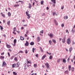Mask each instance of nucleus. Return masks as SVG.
I'll list each match as a JSON object with an SVG mask.
<instances>
[{
    "label": "nucleus",
    "mask_w": 75,
    "mask_h": 75,
    "mask_svg": "<svg viewBox=\"0 0 75 75\" xmlns=\"http://www.w3.org/2000/svg\"><path fill=\"white\" fill-rule=\"evenodd\" d=\"M41 4H43V3H44V1H41Z\"/></svg>",
    "instance_id": "58836bf2"
},
{
    "label": "nucleus",
    "mask_w": 75,
    "mask_h": 75,
    "mask_svg": "<svg viewBox=\"0 0 75 75\" xmlns=\"http://www.w3.org/2000/svg\"><path fill=\"white\" fill-rule=\"evenodd\" d=\"M57 62H60V59H58L57 61Z\"/></svg>",
    "instance_id": "3c124183"
},
{
    "label": "nucleus",
    "mask_w": 75,
    "mask_h": 75,
    "mask_svg": "<svg viewBox=\"0 0 75 75\" xmlns=\"http://www.w3.org/2000/svg\"><path fill=\"white\" fill-rule=\"evenodd\" d=\"M29 7H28L29 8H30V9H31V8L32 7V5H31L30 3H29Z\"/></svg>",
    "instance_id": "9b49d317"
},
{
    "label": "nucleus",
    "mask_w": 75,
    "mask_h": 75,
    "mask_svg": "<svg viewBox=\"0 0 75 75\" xmlns=\"http://www.w3.org/2000/svg\"><path fill=\"white\" fill-rule=\"evenodd\" d=\"M49 43L50 45H51V43H52V41L51 40L49 41Z\"/></svg>",
    "instance_id": "c9c22d12"
},
{
    "label": "nucleus",
    "mask_w": 75,
    "mask_h": 75,
    "mask_svg": "<svg viewBox=\"0 0 75 75\" xmlns=\"http://www.w3.org/2000/svg\"><path fill=\"white\" fill-rule=\"evenodd\" d=\"M23 26L24 27H27V24H25V25H23Z\"/></svg>",
    "instance_id": "4d7b16f0"
},
{
    "label": "nucleus",
    "mask_w": 75,
    "mask_h": 75,
    "mask_svg": "<svg viewBox=\"0 0 75 75\" xmlns=\"http://www.w3.org/2000/svg\"><path fill=\"white\" fill-rule=\"evenodd\" d=\"M1 30H3V27H2V26H1Z\"/></svg>",
    "instance_id": "a18cd8bd"
},
{
    "label": "nucleus",
    "mask_w": 75,
    "mask_h": 75,
    "mask_svg": "<svg viewBox=\"0 0 75 75\" xmlns=\"http://www.w3.org/2000/svg\"><path fill=\"white\" fill-rule=\"evenodd\" d=\"M28 33H29V31H28V30H27L26 32V34H28Z\"/></svg>",
    "instance_id": "de8ad7c7"
},
{
    "label": "nucleus",
    "mask_w": 75,
    "mask_h": 75,
    "mask_svg": "<svg viewBox=\"0 0 75 75\" xmlns=\"http://www.w3.org/2000/svg\"><path fill=\"white\" fill-rule=\"evenodd\" d=\"M40 33H42V34H43V33H44V30H42V31H40Z\"/></svg>",
    "instance_id": "e433bc0d"
},
{
    "label": "nucleus",
    "mask_w": 75,
    "mask_h": 75,
    "mask_svg": "<svg viewBox=\"0 0 75 75\" xmlns=\"http://www.w3.org/2000/svg\"><path fill=\"white\" fill-rule=\"evenodd\" d=\"M25 13L26 14V16H27L30 15V14H28V12L27 11Z\"/></svg>",
    "instance_id": "2f4dec72"
},
{
    "label": "nucleus",
    "mask_w": 75,
    "mask_h": 75,
    "mask_svg": "<svg viewBox=\"0 0 75 75\" xmlns=\"http://www.w3.org/2000/svg\"><path fill=\"white\" fill-rule=\"evenodd\" d=\"M20 62H17V63H16V64L18 65H20Z\"/></svg>",
    "instance_id": "f704fd0d"
},
{
    "label": "nucleus",
    "mask_w": 75,
    "mask_h": 75,
    "mask_svg": "<svg viewBox=\"0 0 75 75\" xmlns=\"http://www.w3.org/2000/svg\"><path fill=\"white\" fill-rule=\"evenodd\" d=\"M25 54H27L28 53V51L27 50H25Z\"/></svg>",
    "instance_id": "79ce46f5"
},
{
    "label": "nucleus",
    "mask_w": 75,
    "mask_h": 75,
    "mask_svg": "<svg viewBox=\"0 0 75 75\" xmlns=\"http://www.w3.org/2000/svg\"><path fill=\"white\" fill-rule=\"evenodd\" d=\"M13 75H16L17 74V73H16V72L15 71H13Z\"/></svg>",
    "instance_id": "a878e982"
},
{
    "label": "nucleus",
    "mask_w": 75,
    "mask_h": 75,
    "mask_svg": "<svg viewBox=\"0 0 75 75\" xmlns=\"http://www.w3.org/2000/svg\"><path fill=\"white\" fill-rule=\"evenodd\" d=\"M16 32H17V33H20V32L19 31H18V30H16Z\"/></svg>",
    "instance_id": "680f3d73"
},
{
    "label": "nucleus",
    "mask_w": 75,
    "mask_h": 75,
    "mask_svg": "<svg viewBox=\"0 0 75 75\" xmlns=\"http://www.w3.org/2000/svg\"><path fill=\"white\" fill-rule=\"evenodd\" d=\"M15 65L16 66V64H14L12 65V68H14L15 67Z\"/></svg>",
    "instance_id": "393cba45"
},
{
    "label": "nucleus",
    "mask_w": 75,
    "mask_h": 75,
    "mask_svg": "<svg viewBox=\"0 0 75 75\" xmlns=\"http://www.w3.org/2000/svg\"><path fill=\"white\" fill-rule=\"evenodd\" d=\"M63 62L64 63H66V60H65V59H63Z\"/></svg>",
    "instance_id": "5701e85b"
},
{
    "label": "nucleus",
    "mask_w": 75,
    "mask_h": 75,
    "mask_svg": "<svg viewBox=\"0 0 75 75\" xmlns=\"http://www.w3.org/2000/svg\"><path fill=\"white\" fill-rule=\"evenodd\" d=\"M26 66H27V65H25V66H24V69L26 70L27 69V67H26Z\"/></svg>",
    "instance_id": "37998d69"
},
{
    "label": "nucleus",
    "mask_w": 75,
    "mask_h": 75,
    "mask_svg": "<svg viewBox=\"0 0 75 75\" xmlns=\"http://www.w3.org/2000/svg\"><path fill=\"white\" fill-rule=\"evenodd\" d=\"M54 22L57 25H58V22H57V20H56V19L54 20Z\"/></svg>",
    "instance_id": "0eeeda50"
},
{
    "label": "nucleus",
    "mask_w": 75,
    "mask_h": 75,
    "mask_svg": "<svg viewBox=\"0 0 75 75\" xmlns=\"http://www.w3.org/2000/svg\"><path fill=\"white\" fill-rule=\"evenodd\" d=\"M53 13V16H55V15H56V16H57V13H56V12H53L52 13Z\"/></svg>",
    "instance_id": "aec40b11"
},
{
    "label": "nucleus",
    "mask_w": 75,
    "mask_h": 75,
    "mask_svg": "<svg viewBox=\"0 0 75 75\" xmlns=\"http://www.w3.org/2000/svg\"><path fill=\"white\" fill-rule=\"evenodd\" d=\"M74 67H72V68L71 69V71L73 72H74Z\"/></svg>",
    "instance_id": "a19ab883"
},
{
    "label": "nucleus",
    "mask_w": 75,
    "mask_h": 75,
    "mask_svg": "<svg viewBox=\"0 0 75 75\" xmlns=\"http://www.w3.org/2000/svg\"><path fill=\"white\" fill-rule=\"evenodd\" d=\"M30 44L31 45H33L34 44V42H30Z\"/></svg>",
    "instance_id": "a211bd4d"
},
{
    "label": "nucleus",
    "mask_w": 75,
    "mask_h": 75,
    "mask_svg": "<svg viewBox=\"0 0 75 75\" xmlns=\"http://www.w3.org/2000/svg\"><path fill=\"white\" fill-rule=\"evenodd\" d=\"M71 32H72V33H74V30L72 29L71 30Z\"/></svg>",
    "instance_id": "774afa93"
},
{
    "label": "nucleus",
    "mask_w": 75,
    "mask_h": 75,
    "mask_svg": "<svg viewBox=\"0 0 75 75\" xmlns=\"http://www.w3.org/2000/svg\"><path fill=\"white\" fill-rule=\"evenodd\" d=\"M10 21H7V24L8 25H10Z\"/></svg>",
    "instance_id": "4be33fe9"
},
{
    "label": "nucleus",
    "mask_w": 75,
    "mask_h": 75,
    "mask_svg": "<svg viewBox=\"0 0 75 75\" xmlns=\"http://www.w3.org/2000/svg\"><path fill=\"white\" fill-rule=\"evenodd\" d=\"M6 47L8 48H11V46L8 45L7 43H6Z\"/></svg>",
    "instance_id": "423d86ee"
},
{
    "label": "nucleus",
    "mask_w": 75,
    "mask_h": 75,
    "mask_svg": "<svg viewBox=\"0 0 75 75\" xmlns=\"http://www.w3.org/2000/svg\"><path fill=\"white\" fill-rule=\"evenodd\" d=\"M8 56H9V57H10V53H9V52L8 53Z\"/></svg>",
    "instance_id": "6e6d98bb"
},
{
    "label": "nucleus",
    "mask_w": 75,
    "mask_h": 75,
    "mask_svg": "<svg viewBox=\"0 0 75 75\" xmlns=\"http://www.w3.org/2000/svg\"><path fill=\"white\" fill-rule=\"evenodd\" d=\"M35 57H38V54H36L35 55Z\"/></svg>",
    "instance_id": "603ef678"
},
{
    "label": "nucleus",
    "mask_w": 75,
    "mask_h": 75,
    "mask_svg": "<svg viewBox=\"0 0 75 75\" xmlns=\"http://www.w3.org/2000/svg\"><path fill=\"white\" fill-rule=\"evenodd\" d=\"M17 42V40H16V39H15L14 40V41H13V42L14 43H15L16 44V42Z\"/></svg>",
    "instance_id": "c85d7f7f"
},
{
    "label": "nucleus",
    "mask_w": 75,
    "mask_h": 75,
    "mask_svg": "<svg viewBox=\"0 0 75 75\" xmlns=\"http://www.w3.org/2000/svg\"><path fill=\"white\" fill-rule=\"evenodd\" d=\"M13 34H15V35H16V33L15 32H13Z\"/></svg>",
    "instance_id": "0e129e2a"
},
{
    "label": "nucleus",
    "mask_w": 75,
    "mask_h": 75,
    "mask_svg": "<svg viewBox=\"0 0 75 75\" xmlns=\"http://www.w3.org/2000/svg\"><path fill=\"white\" fill-rule=\"evenodd\" d=\"M72 50H73V49L71 47L69 48V51L70 52V53L71 52V51H72Z\"/></svg>",
    "instance_id": "1a4fd4ad"
},
{
    "label": "nucleus",
    "mask_w": 75,
    "mask_h": 75,
    "mask_svg": "<svg viewBox=\"0 0 75 75\" xmlns=\"http://www.w3.org/2000/svg\"><path fill=\"white\" fill-rule=\"evenodd\" d=\"M13 34H15V35H16V33L15 32H13Z\"/></svg>",
    "instance_id": "e2e57ef3"
},
{
    "label": "nucleus",
    "mask_w": 75,
    "mask_h": 75,
    "mask_svg": "<svg viewBox=\"0 0 75 75\" xmlns=\"http://www.w3.org/2000/svg\"><path fill=\"white\" fill-rule=\"evenodd\" d=\"M34 51H35V49L33 48V53L34 52Z\"/></svg>",
    "instance_id": "c03bdc74"
},
{
    "label": "nucleus",
    "mask_w": 75,
    "mask_h": 75,
    "mask_svg": "<svg viewBox=\"0 0 75 75\" xmlns=\"http://www.w3.org/2000/svg\"><path fill=\"white\" fill-rule=\"evenodd\" d=\"M2 17H5V15L4 14L2 15Z\"/></svg>",
    "instance_id": "5fc2aeb1"
},
{
    "label": "nucleus",
    "mask_w": 75,
    "mask_h": 75,
    "mask_svg": "<svg viewBox=\"0 0 75 75\" xmlns=\"http://www.w3.org/2000/svg\"><path fill=\"white\" fill-rule=\"evenodd\" d=\"M64 8V6H63L62 7L61 9H62V10H63Z\"/></svg>",
    "instance_id": "8fccbe9b"
},
{
    "label": "nucleus",
    "mask_w": 75,
    "mask_h": 75,
    "mask_svg": "<svg viewBox=\"0 0 75 75\" xmlns=\"http://www.w3.org/2000/svg\"><path fill=\"white\" fill-rule=\"evenodd\" d=\"M14 60L16 61H17V57H15L14 59Z\"/></svg>",
    "instance_id": "4c0bfd02"
},
{
    "label": "nucleus",
    "mask_w": 75,
    "mask_h": 75,
    "mask_svg": "<svg viewBox=\"0 0 75 75\" xmlns=\"http://www.w3.org/2000/svg\"><path fill=\"white\" fill-rule=\"evenodd\" d=\"M16 27H14V28L13 29V31L14 32H15V31H16Z\"/></svg>",
    "instance_id": "72a5a7b5"
},
{
    "label": "nucleus",
    "mask_w": 75,
    "mask_h": 75,
    "mask_svg": "<svg viewBox=\"0 0 75 75\" xmlns=\"http://www.w3.org/2000/svg\"><path fill=\"white\" fill-rule=\"evenodd\" d=\"M4 56H0V59H4Z\"/></svg>",
    "instance_id": "6ab92c4d"
},
{
    "label": "nucleus",
    "mask_w": 75,
    "mask_h": 75,
    "mask_svg": "<svg viewBox=\"0 0 75 75\" xmlns=\"http://www.w3.org/2000/svg\"><path fill=\"white\" fill-rule=\"evenodd\" d=\"M61 26L62 27H64V23L62 24L61 25Z\"/></svg>",
    "instance_id": "49530a36"
},
{
    "label": "nucleus",
    "mask_w": 75,
    "mask_h": 75,
    "mask_svg": "<svg viewBox=\"0 0 75 75\" xmlns=\"http://www.w3.org/2000/svg\"><path fill=\"white\" fill-rule=\"evenodd\" d=\"M48 36L50 37H54V35H53V34L52 33H50V34L48 33Z\"/></svg>",
    "instance_id": "20e7f679"
},
{
    "label": "nucleus",
    "mask_w": 75,
    "mask_h": 75,
    "mask_svg": "<svg viewBox=\"0 0 75 75\" xmlns=\"http://www.w3.org/2000/svg\"><path fill=\"white\" fill-rule=\"evenodd\" d=\"M20 40H24V38L22 36H20Z\"/></svg>",
    "instance_id": "2eb2a0df"
},
{
    "label": "nucleus",
    "mask_w": 75,
    "mask_h": 75,
    "mask_svg": "<svg viewBox=\"0 0 75 75\" xmlns=\"http://www.w3.org/2000/svg\"><path fill=\"white\" fill-rule=\"evenodd\" d=\"M34 67L35 68L36 67H37V65L36 64H34Z\"/></svg>",
    "instance_id": "ea45409f"
},
{
    "label": "nucleus",
    "mask_w": 75,
    "mask_h": 75,
    "mask_svg": "<svg viewBox=\"0 0 75 75\" xmlns=\"http://www.w3.org/2000/svg\"><path fill=\"white\" fill-rule=\"evenodd\" d=\"M52 41L54 43V44H56V43H57L56 40H55V39H52Z\"/></svg>",
    "instance_id": "412c9836"
},
{
    "label": "nucleus",
    "mask_w": 75,
    "mask_h": 75,
    "mask_svg": "<svg viewBox=\"0 0 75 75\" xmlns=\"http://www.w3.org/2000/svg\"><path fill=\"white\" fill-rule=\"evenodd\" d=\"M29 44V43H28V42L27 41H26V42L25 44V46H28Z\"/></svg>",
    "instance_id": "6e6552de"
},
{
    "label": "nucleus",
    "mask_w": 75,
    "mask_h": 75,
    "mask_svg": "<svg viewBox=\"0 0 75 75\" xmlns=\"http://www.w3.org/2000/svg\"><path fill=\"white\" fill-rule=\"evenodd\" d=\"M75 44V42H74V41H73V43L72 44V45H74Z\"/></svg>",
    "instance_id": "338daca9"
},
{
    "label": "nucleus",
    "mask_w": 75,
    "mask_h": 75,
    "mask_svg": "<svg viewBox=\"0 0 75 75\" xmlns=\"http://www.w3.org/2000/svg\"><path fill=\"white\" fill-rule=\"evenodd\" d=\"M45 65L46 66V68L47 69H50L48 63H46Z\"/></svg>",
    "instance_id": "f257e3e1"
},
{
    "label": "nucleus",
    "mask_w": 75,
    "mask_h": 75,
    "mask_svg": "<svg viewBox=\"0 0 75 75\" xmlns=\"http://www.w3.org/2000/svg\"><path fill=\"white\" fill-rule=\"evenodd\" d=\"M46 57V55H43L42 57V59H44V58H45Z\"/></svg>",
    "instance_id": "f3484780"
},
{
    "label": "nucleus",
    "mask_w": 75,
    "mask_h": 75,
    "mask_svg": "<svg viewBox=\"0 0 75 75\" xmlns=\"http://www.w3.org/2000/svg\"><path fill=\"white\" fill-rule=\"evenodd\" d=\"M28 18H30V15H29L28 16Z\"/></svg>",
    "instance_id": "864d4df0"
},
{
    "label": "nucleus",
    "mask_w": 75,
    "mask_h": 75,
    "mask_svg": "<svg viewBox=\"0 0 75 75\" xmlns=\"http://www.w3.org/2000/svg\"><path fill=\"white\" fill-rule=\"evenodd\" d=\"M69 71H71V66L69 65Z\"/></svg>",
    "instance_id": "b1692460"
},
{
    "label": "nucleus",
    "mask_w": 75,
    "mask_h": 75,
    "mask_svg": "<svg viewBox=\"0 0 75 75\" xmlns=\"http://www.w3.org/2000/svg\"><path fill=\"white\" fill-rule=\"evenodd\" d=\"M45 14L44 13H43L42 14V16H45Z\"/></svg>",
    "instance_id": "09e8293b"
},
{
    "label": "nucleus",
    "mask_w": 75,
    "mask_h": 75,
    "mask_svg": "<svg viewBox=\"0 0 75 75\" xmlns=\"http://www.w3.org/2000/svg\"><path fill=\"white\" fill-rule=\"evenodd\" d=\"M26 61L27 62V64H31V61H30H30H29L28 60H26Z\"/></svg>",
    "instance_id": "f8f14e48"
},
{
    "label": "nucleus",
    "mask_w": 75,
    "mask_h": 75,
    "mask_svg": "<svg viewBox=\"0 0 75 75\" xmlns=\"http://www.w3.org/2000/svg\"><path fill=\"white\" fill-rule=\"evenodd\" d=\"M19 4H17L14 5V6L16 7H19Z\"/></svg>",
    "instance_id": "bb28decb"
},
{
    "label": "nucleus",
    "mask_w": 75,
    "mask_h": 75,
    "mask_svg": "<svg viewBox=\"0 0 75 75\" xmlns=\"http://www.w3.org/2000/svg\"><path fill=\"white\" fill-rule=\"evenodd\" d=\"M67 42L68 44H71V39L69 38L67 40Z\"/></svg>",
    "instance_id": "f03ea898"
},
{
    "label": "nucleus",
    "mask_w": 75,
    "mask_h": 75,
    "mask_svg": "<svg viewBox=\"0 0 75 75\" xmlns=\"http://www.w3.org/2000/svg\"><path fill=\"white\" fill-rule=\"evenodd\" d=\"M69 73V71L68 70L66 71H64L65 74H68Z\"/></svg>",
    "instance_id": "4468645a"
},
{
    "label": "nucleus",
    "mask_w": 75,
    "mask_h": 75,
    "mask_svg": "<svg viewBox=\"0 0 75 75\" xmlns=\"http://www.w3.org/2000/svg\"><path fill=\"white\" fill-rule=\"evenodd\" d=\"M65 40H66V37H64V38H63V39L62 40V42L63 43H65Z\"/></svg>",
    "instance_id": "39448f33"
},
{
    "label": "nucleus",
    "mask_w": 75,
    "mask_h": 75,
    "mask_svg": "<svg viewBox=\"0 0 75 75\" xmlns=\"http://www.w3.org/2000/svg\"><path fill=\"white\" fill-rule=\"evenodd\" d=\"M46 9L47 10H49V8H48V7H47L46 8Z\"/></svg>",
    "instance_id": "13d9d810"
},
{
    "label": "nucleus",
    "mask_w": 75,
    "mask_h": 75,
    "mask_svg": "<svg viewBox=\"0 0 75 75\" xmlns=\"http://www.w3.org/2000/svg\"><path fill=\"white\" fill-rule=\"evenodd\" d=\"M74 60H75V56H74L73 58Z\"/></svg>",
    "instance_id": "bf43d9fd"
},
{
    "label": "nucleus",
    "mask_w": 75,
    "mask_h": 75,
    "mask_svg": "<svg viewBox=\"0 0 75 75\" xmlns=\"http://www.w3.org/2000/svg\"><path fill=\"white\" fill-rule=\"evenodd\" d=\"M14 56H12L10 58V59H11V60L12 59H13V58H14Z\"/></svg>",
    "instance_id": "c756f323"
},
{
    "label": "nucleus",
    "mask_w": 75,
    "mask_h": 75,
    "mask_svg": "<svg viewBox=\"0 0 75 75\" xmlns=\"http://www.w3.org/2000/svg\"><path fill=\"white\" fill-rule=\"evenodd\" d=\"M52 2L54 3V4L56 3V0H51Z\"/></svg>",
    "instance_id": "9d476101"
},
{
    "label": "nucleus",
    "mask_w": 75,
    "mask_h": 75,
    "mask_svg": "<svg viewBox=\"0 0 75 75\" xmlns=\"http://www.w3.org/2000/svg\"><path fill=\"white\" fill-rule=\"evenodd\" d=\"M6 62L5 61H3V62L2 67H4L5 66H6Z\"/></svg>",
    "instance_id": "7ed1b4c3"
},
{
    "label": "nucleus",
    "mask_w": 75,
    "mask_h": 75,
    "mask_svg": "<svg viewBox=\"0 0 75 75\" xmlns=\"http://www.w3.org/2000/svg\"><path fill=\"white\" fill-rule=\"evenodd\" d=\"M40 48L41 52H43V50L42 49L41 47H40Z\"/></svg>",
    "instance_id": "7c9ffc66"
},
{
    "label": "nucleus",
    "mask_w": 75,
    "mask_h": 75,
    "mask_svg": "<svg viewBox=\"0 0 75 75\" xmlns=\"http://www.w3.org/2000/svg\"><path fill=\"white\" fill-rule=\"evenodd\" d=\"M8 17H10V16H11V13H10V12H8Z\"/></svg>",
    "instance_id": "ddd939ff"
},
{
    "label": "nucleus",
    "mask_w": 75,
    "mask_h": 75,
    "mask_svg": "<svg viewBox=\"0 0 75 75\" xmlns=\"http://www.w3.org/2000/svg\"><path fill=\"white\" fill-rule=\"evenodd\" d=\"M13 34H15V35H16V33L15 32H13Z\"/></svg>",
    "instance_id": "69168bd1"
},
{
    "label": "nucleus",
    "mask_w": 75,
    "mask_h": 75,
    "mask_svg": "<svg viewBox=\"0 0 75 75\" xmlns=\"http://www.w3.org/2000/svg\"><path fill=\"white\" fill-rule=\"evenodd\" d=\"M18 54H20V53H23V52L22 51H20L18 52Z\"/></svg>",
    "instance_id": "473e14b6"
},
{
    "label": "nucleus",
    "mask_w": 75,
    "mask_h": 75,
    "mask_svg": "<svg viewBox=\"0 0 75 75\" xmlns=\"http://www.w3.org/2000/svg\"><path fill=\"white\" fill-rule=\"evenodd\" d=\"M53 57H52V56H50L49 57V59H52V58Z\"/></svg>",
    "instance_id": "cd10ccee"
},
{
    "label": "nucleus",
    "mask_w": 75,
    "mask_h": 75,
    "mask_svg": "<svg viewBox=\"0 0 75 75\" xmlns=\"http://www.w3.org/2000/svg\"><path fill=\"white\" fill-rule=\"evenodd\" d=\"M37 42H39V41H40L41 39H40V37H37Z\"/></svg>",
    "instance_id": "dca6fc26"
},
{
    "label": "nucleus",
    "mask_w": 75,
    "mask_h": 75,
    "mask_svg": "<svg viewBox=\"0 0 75 75\" xmlns=\"http://www.w3.org/2000/svg\"><path fill=\"white\" fill-rule=\"evenodd\" d=\"M68 16H66V20L68 19Z\"/></svg>",
    "instance_id": "052dcab7"
}]
</instances>
